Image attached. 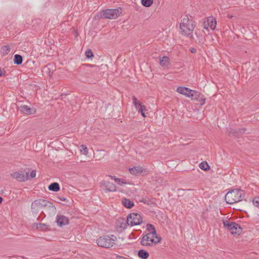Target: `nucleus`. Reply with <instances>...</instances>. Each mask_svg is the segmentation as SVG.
Masks as SVG:
<instances>
[{
    "label": "nucleus",
    "mask_w": 259,
    "mask_h": 259,
    "mask_svg": "<svg viewBox=\"0 0 259 259\" xmlns=\"http://www.w3.org/2000/svg\"><path fill=\"white\" fill-rule=\"evenodd\" d=\"M43 208L46 209L49 215L55 213L56 211V208L53 203L46 199H37L31 204V209L34 213H38Z\"/></svg>",
    "instance_id": "f257e3e1"
},
{
    "label": "nucleus",
    "mask_w": 259,
    "mask_h": 259,
    "mask_svg": "<svg viewBox=\"0 0 259 259\" xmlns=\"http://www.w3.org/2000/svg\"><path fill=\"white\" fill-rule=\"evenodd\" d=\"M245 197L244 191L241 189H233L225 195L226 202L228 204H233L242 201Z\"/></svg>",
    "instance_id": "f03ea898"
},
{
    "label": "nucleus",
    "mask_w": 259,
    "mask_h": 259,
    "mask_svg": "<svg viewBox=\"0 0 259 259\" xmlns=\"http://www.w3.org/2000/svg\"><path fill=\"white\" fill-rule=\"evenodd\" d=\"M116 239V237L113 235H106L98 238L96 242L99 246L108 248L113 246Z\"/></svg>",
    "instance_id": "7ed1b4c3"
},
{
    "label": "nucleus",
    "mask_w": 259,
    "mask_h": 259,
    "mask_svg": "<svg viewBox=\"0 0 259 259\" xmlns=\"http://www.w3.org/2000/svg\"><path fill=\"white\" fill-rule=\"evenodd\" d=\"M193 20L188 18H184L183 22L180 24V29L183 34L185 35H191L194 28Z\"/></svg>",
    "instance_id": "20e7f679"
},
{
    "label": "nucleus",
    "mask_w": 259,
    "mask_h": 259,
    "mask_svg": "<svg viewBox=\"0 0 259 259\" xmlns=\"http://www.w3.org/2000/svg\"><path fill=\"white\" fill-rule=\"evenodd\" d=\"M122 12L120 8L115 9H106L100 12V17L105 19H116Z\"/></svg>",
    "instance_id": "39448f33"
},
{
    "label": "nucleus",
    "mask_w": 259,
    "mask_h": 259,
    "mask_svg": "<svg viewBox=\"0 0 259 259\" xmlns=\"http://www.w3.org/2000/svg\"><path fill=\"white\" fill-rule=\"evenodd\" d=\"M223 225L225 228L228 229L232 234L239 235L242 232V228L235 222H230L228 220L223 221Z\"/></svg>",
    "instance_id": "423d86ee"
},
{
    "label": "nucleus",
    "mask_w": 259,
    "mask_h": 259,
    "mask_svg": "<svg viewBox=\"0 0 259 259\" xmlns=\"http://www.w3.org/2000/svg\"><path fill=\"white\" fill-rule=\"evenodd\" d=\"M160 240V238H158L157 236L147 234L142 238L141 243L143 246H149L153 244H157L159 242Z\"/></svg>",
    "instance_id": "0eeeda50"
},
{
    "label": "nucleus",
    "mask_w": 259,
    "mask_h": 259,
    "mask_svg": "<svg viewBox=\"0 0 259 259\" xmlns=\"http://www.w3.org/2000/svg\"><path fill=\"white\" fill-rule=\"evenodd\" d=\"M129 226L133 227L141 224L143 221V218L141 214L136 212H132L127 216Z\"/></svg>",
    "instance_id": "6e6552de"
},
{
    "label": "nucleus",
    "mask_w": 259,
    "mask_h": 259,
    "mask_svg": "<svg viewBox=\"0 0 259 259\" xmlns=\"http://www.w3.org/2000/svg\"><path fill=\"white\" fill-rule=\"evenodd\" d=\"M11 176L20 182H24L28 180V175L26 172L24 174L22 171H19L13 172L11 174Z\"/></svg>",
    "instance_id": "1a4fd4ad"
},
{
    "label": "nucleus",
    "mask_w": 259,
    "mask_h": 259,
    "mask_svg": "<svg viewBox=\"0 0 259 259\" xmlns=\"http://www.w3.org/2000/svg\"><path fill=\"white\" fill-rule=\"evenodd\" d=\"M177 91L181 94L184 95H186L187 97H190L191 96H195L194 94H192V93H195V91L191 90L188 88L186 87H179L177 88Z\"/></svg>",
    "instance_id": "9d476101"
},
{
    "label": "nucleus",
    "mask_w": 259,
    "mask_h": 259,
    "mask_svg": "<svg viewBox=\"0 0 259 259\" xmlns=\"http://www.w3.org/2000/svg\"><path fill=\"white\" fill-rule=\"evenodd\" d=\"M102 185L104 187V189L106 192H115L116 191V187L115 185L109 181H103L102 182Z\"/></svg>",
    "instance_id": "9b49d317"
},
{
    "label": "nucleus",
    "mask_w": 259,
    "mask_h": 259,
    "mask_svg": "<svg viewBox=\"0 0 259 259\" xmlns=\"http://www.w3.org/2000/svg\"><path fill=\"white\" fill-rule=\"evenodd\" d=\"M56 222L58 226L61 227L67 225L69 223V220L68 218L63 215L58 214L56 218Z\"/></svg>",
    "instance_id": "f8f14e48"
},
{
    "label": "nucleus",
    "mask_w": 259,
    "mask_h": 259,
    "mask_svg": "<svg viewBox=\"0 0 259 259\" xmlns=\"http://www.w3.org/2000/svg\"><path fill=\"white\" fill-rule=\"evenodd\" d=\"M129 226V223L126 218V220L123 218H119L116 222V227L117 228L121 229H125Z\"/></svg>",
    "instance_id": "ddd939ff"
},
{
    "label": "nucleus",
    "mask_w": 259,
    "mask_h": 259,
    "mask_svg": "<svg viewBox=\"0 0 259 259\" xmlns=\"http://www.w3.org/2000/svg\"><path fill=\"white\" fill-rule=\"evenodd\" d=\"M204 28L206 29H208V27L211 28L212 30L215 29L217 25V21L215 19L213 18H209L207 21V24L204 23Z\"/></svg>",
    "instance_id": "4468645a"
},
{
    "label": "nucleus",
    "mask_w": 259,
    "mask_h": 259,
    "mask_svg": "<svg viewBox=\"0 0 259 259\" xmlns=\"http://www.w3.org/2000/svg\"><path fill=\"white\" fill-rule=\"evenodd\" d=\"M20 110L24 114L27 115L33 114L35 112V109L29 108L27 105H22L20 107Z\"/></svg>",
    "instance_id": "2eb2a0df"
},
{
    "label": "nucleus",
    "mask_w": 259,
    "mask_h": 259,
    "mask_svg": "<svg viewBox=\"0 0 259 259\" xmlns=\"http://www.w3.org/2000/svg\"><path fill=\"white\" fill-rule=\"evenodd\" d=\"M129 171L132 175L138 176L144 171V169L140 166H138L129 168Z\"/></svg>",
    "instance_id": "dca6fc26"
},
{
    "label": "nucleus",
    "mask_w": 259,
    "mask_h": 259,
    "mask_svg": "<svg viewBox=\"0 0 259 259\" xmlns=\"http://www.w3.org/2000/svg\"><path fill=\"white\" fill-rule=\"evenodd\" d=\"M122 204L125 207L127 208H131L134 206V203L126 198H123L122 199Z\"/></svg>",
    "instance_id": "f3484780"
},
{
    "label": "nucleus",
    "mask_w": 259,
    "mask_h": 259,
    "mask_svg": "<svg viewBox=\"0 0 259 259\" xmlns=\"http://www.w3.org/2000/svg\"><path fill=\"white\" fill-rule=\"evenodd\" d=\"M138 255L140 258L142 259H147L149 256L148 252L144 249L140 250L138 251Z\"/></svg>",
    "instance_id": "a211bd4d"
},
{
    "label": "nucleus",
    "mask_w": 259,
    "mask_h": 259,
    "mask_svg": "<svg viewBox=\"0 0 259 259\" xmlns=\"http://www.w3.org/2000/svg\"><path fill=\"white\" fill-rule=\"evenodd\" d=\"M48 189L50 191L57 192L60 190V186L58 183L54 182L49 186Z\"/></svg>",
    "instance_id": "6ab92c4d"
},
{
    "label": "nucleus",
    "mask_w": 259,
    "mask_h": 259,
    "mask_svg": "<svg viewBox=\"0 0 259 259\" xmlns=\"http://www.w3.org/2000/svg\"><path fill=\"white\" fill-rule=\"evenodd\" d=\"M159 63L163 67L167 66L169 64V58L166 56H163L159 59Z\"/></svg>",
    "instance_id": "aec40b11"
},
{
    "label": "nucleus",
    "mask_w": 259,
    "mask_h": 259,
    "mask_svg": "<svg viewBox=\"0 0 259 259\" xmlns=\"http://www.w3.org/2000/svg\"><path fill=\"white\" fill-rule=\"evenodd\" d=\"M147 227V230L149 232L148 234L152 235L157 236L156 232L153 225L148 224Z\"/></svg>",
    "instance_id": "412c9836"
},
{
    "label": "nucleus",
    "mask_w": 259,
    "mask_h": 259,
    "mask_svg": "<svg viewBox=\"0 0 259 259\" xmlns=\"http://www.w3.org/2000/svg\"><path fill=\"white\" fill-rule=\"evenodd\" d=\"M23 61L22 57L18 54H16L14 56L13 60L14 63L17 65H20L22 64Z\"/></svg>",
    "instance_id": "4be33fe9"
},
{
    "label": "nucleus",
    "mask_w": 259,
    "mask_h": 259,
    "mask_svg": "<svg viewBox=\"0 0 259 259\" xmlns=\"http://www.w3.org/2000/svg\"><path fill=\"white\" fill-rule=\"evenodd\" d=\"M132 99L133 100V104L134 106L137 110H138L141 106H143L141 103L139 102V101L137 100V98L135 96H133Z\"/></svg>",
    "instance_id": "5701e85b"
},
{
    "label": "nucleus",
    "mask_w": 259,
    "mask_h": 259,
    "mask_svg": "<svg viewBox=\"0 0 259 259\" xmlns=\"http://www.w3.org/2000/svg\"><path fill=\"white\" fill-rule=\"evenodd\" d=\"M36 227L37 229L40 230H44L47 229L48 226L45 224L39 223V224H33V227Z\"/></svg>",
    "instance_id": "b1692460"
},
{
    "label": "nucleus",
    "mask_w": 259,
    "mask_h": 259,
    "mask_svg": "<svg viewBox=\"0 0 259 259\" xmlns=\"http://www.w3.org/2000/svg\"><path fill=\"white\" fill-rule=\"evenodd\" d=\"M11 48L10 46L6 45L2 47L1 49V53L3 55H7L10 51Z\"/></svg>",
    "instance_id": "393cba45"
},
{
    "label": "nucleus",
    "mask_w": 259,
    "mask_h": 259,
    "mask_svg": "<svg viewBox=\"0 0 259 259\" xmlns=\"http://www.w3.org/2000/svg\"><path fill=\"white\" fill-rule=\"evenodd\" d=\"M141 3L144 6L149 7L153 4V0H141Z\"/></svg>",
    "instance_id": "a878e982"
},
{
    "label": "nucleus",
    "mask_w": 259,
    "mask_h": 259,
    "mask_svg": "<svg viewBox=\"0 0 259 259\" xmlns=\"http://www.w3.org/2000/svg\"><path fill=\"white\" fill-rule=\"evenodd\" d=\"M199 167L202 170H207L209 166L206 162H202L199 164Z\"/></svg>",
    "instance_id": "bb28decb"
},
{
    "label": "nucleus",
    "mask_w": 259,
    "mask_h": 259,
    "mask_svg": "<svg viewBox=\"0 0 259 259\" xmlns=\"http://www.w3.org/2000/svg\"><path fill=\"white\" fill-rule=\"evenodd\" d=\"M146 110V108L144 105L141 106L140 108H139V109L138 110V112L140 113L144 117L146 116L144 112Z\"/></svg>",
    "instance_id": "cd10ccee"
},
{
    "label": "nucleus",
    "mask_w": 259,
    "mask_h": 259,
    "mask_svg": "<svg viewBox=\"0 0 259 259\" xmlns=\"http://www.w3.org/2000/svg\"><path fill=\"white\" fill-rule=\"evenodd\" d=\"M196 94L194 93H192V94H194L195 96H191L190 97L192 98V100L198 101L199 100L200 97H201V94L197 91H195Z\"/></svg>",
    "instance_id": "c85d7f7f"
},
{
    "label": "nucleus",
    "mask_w": 259,
    "mask_h": 259,
    "mask_svg": "<svg viewBox=\"0 0 259 259\" xmlns=\"http://www.w3.org/2000/svg\"><path fill=\"white\" fill-rule=\"evenodd\" d=\"M80 152L84 155H87L88 153L87 147L84 145H81L80 146Z\"/></svg>",
    "instance_id": "c756f323"
},
{
    "label": "nucleus",
    "mask_w": 259,
    "mask_h": 259,
    "mask_svg": "<svg viewBox=\"0 0 259 259\" xmlns=\"http://www.w3.org/2000/svg\"><path fill=\"white\" fill-rule=\"evenodd\" d=\"M115 182H116L120 185L126 184V182L124 180L119 178H117V179H115Z\"/></svg>",
    "instance_id": "7c9ffc66"
},
{
    "label": "nucleus",
    "mask_w": 259,
    "mask_h": 259,
    "mask_svg": "<svg viewBox=\"0 0 259 259\" xmlns=\"http://www.w3.org/2000/svg\"><path fill=\"white\" fill-rule=\"evenodd\" d=\"M85 56L88 58H91L94 56V55L91 50H88L85 52Z\"/></svg>",
    "instance_id": "2f4dec72"
},
{
    "label": "nucleus",
    "mask_w": 259,
    "mask_h": 259,
    "mask_svg": "<svg viewBox=\"0 0 259 259\" xmlns=\"http://www.w3.org/2000/svg\"><path fill=\"white\" fill-rule=\"evenodd\" d=\"M89 66L93 68V70H91V71H93L96 72H98L100 71V68L98 66L94 65H89Z\"/></svg>",
    "instance_id": "473e14b6"
},
{
    "label": "nucleus",
    "mask_w": 259,
    "mask_h": 259,
    "mask_svg": "<svg viewBox=\"0 0 259 259\" xmlns=\"http://www.w3.org/2000/svg\"><path fill=\"white\" fill-rule=\"evenodd\" d=\"M252 203L254 206L259 207V197H255L252 200Z\"/></svg>",
    "instance_id": "72a5a7b5"
},
{
    "label": "nucleus",
    "mask_w": 259,
    "mask_h": 259,
    "mask_svg": "<svg viewBox=\"0 0 259 259\" xmlns=\"http://www.w3.org/2000/svg\"><path fill=\"white\" fill-rule=\"evenodd\" d=\"M198 101L199 102L200 105H203L205 103V98L201 95V97H200Z\"/></svg>",
    "instance_id": "f704fd0d"
},
{
    "label": "nucleus",
    "mask_w": 259,
    "mask_h": 259,
    "mask_svg": "<svg viewBox=\"0 0 259 259\" xmlns=\"http://www.w3.org/2000/svg\"><path fill=\"white\" fill-rule=\"evenodd\" d=\"M30 176L31 178H34L36 176V171L34 170H32L30 172Z\"/></svg>",
    "instance_id": "c9c22d12"
},
{
    "label": "nucleus",
    "mask_w": 259,
    "mask_h": 259,
    "mask_svg": "<svg viewBox=\"0 0 259 259\" xmlns=\"http://www.w3.org/2000/svg\"><path fill=\"white\" fill-rule=\"evenodd\" d=\"M115 259H128V258H127L125 257H124L123 256H121V255H116Z\"/></svg>",
    "instance_id": "e433bc0d"
},
{
    "label": "nucleus",
    "mask_w": 259,
    "mask_h": 259,
    "mask_svg": "<svg viewBox=\"0 0 259 259\" xmlns=\"http://www.w3.org/2000/svg\"><path fill=\"white\" fill-rule=\"evenodd\" d=\"M190 51L192 53H195L196 52V49L195 48H191L190 49Z\"/></svg>",
    "instance_id": "4c0bfd02"
},
{
    "label": "nucleus",
    "mask_w": 259,
    "mask_h": 259,
    "mask_svg": "<svg viewBox=\"0 0 259 259\" xmlns=\"http://www.w3.org/2000/svg\"><path fill=\"white\" fill-rule=\"evenodd\" d=\"M109 177L111 178L112 179L114 180L115 181V179H117V178H116L114 176L109 175Z\"/></svg>",
    "instance_id": "58836bf2"
},
{
    "label": "nucleus",
    "mask_w": 259,
    "mask_h": 259,
    "mask_svg": "<svg viewBox=\"0 0 259 259\" xmlns=\"http://www.w3.org/2000/svg\"><path fill=\"white\" fill-rule=\"evenodd\" d=\"M57 198L59 199L61 201H66V199L65 198H61V197H57Z\"/></svg>",
    "instance_id": "ea45409f"
},
{
    "label": "nucleus",
    "mask_w": 259,
    "mask_h": 259,
    "mask_svg": "<svg viewBox=\"0 0 259 259\" xmlns=\"http://www.w3.org/2000/svg\"><path fill=\"white\" fill-rule=\"evenodd\" d=\"M5 72V71L3 69H0V76H2L3 74Z\"/></svg>",
    "instance_id": "a19ab883"
},
{
    "label": "nucleus",
    "mask_w": 259,
    "mask_h": 259,
    "mask_svg": "<svg viewBox=\"0 0 259 259\" xmlns=\"http://www.w3.org/2000/svg\"><path fill=\"white\" fill-rule=\"evenodd\" d=\"M2 201H3V198H2V197H0V204L2 203Z\"/></svg>",
    "instance_id": "79ce46f5"
},
{
    "label": "nucleus",
    "mask_w": 259,
    "mask_h": 259,
    "mask_svg": "<svg viewBox=\"0 0 259 259\" xmlns=\"http://www.w3.org/2000/svg\"><path fill=\"white\" fill-rule=\"evenodd\" d=\"M232 17H233L232 16H229V18H232Z\"/></svg>",
    "instance_id": "37998d69"
}]
</instances>
